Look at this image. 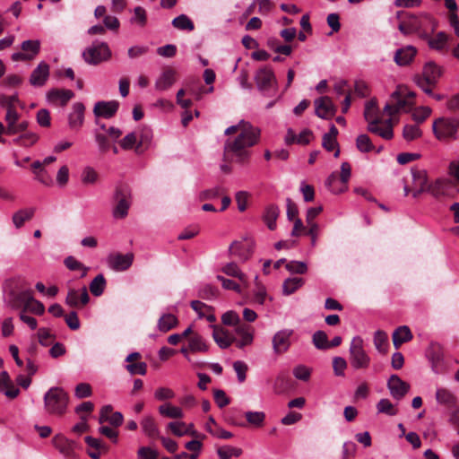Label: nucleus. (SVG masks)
Here are the masks:
<instances>
[{"mask_svg":"<svg viewBox=\"0 0 459 459\" xmlns=\"http://www.w3.org/2000/svg\"><path fill=\"white\" fill-rule=\"evenodd\" d=\"M414 97L413 91L400 85L390 95L382 110H380L376 99L368 100L364 108L368 130L385 140L392 139L394 136L393 127L398 122V115L411 109L414 105Z\"/></svg>","mask_w":459,"mask_h":459,"instance_id":"f257e3e1","label":"nucleus"},{"mask_svg":"<svg viewBox=\"0 0 459 459\" xmlns=\"http://www.w3.org/2000/svg\"><path fill=\"white\" fill-rule=\"evenodd\" d=\"M224 134L229 136L235 134L227 139L224 151L238 162H245L249 160L251 148L256 145L261 138L260 128L246 120H240L238 124L229 126Z\"/></svg>","mask_w":459,"mask_h":459,"instance_id":"f03ea898","label":"nucleus"},{"mask_svg":"<svg viewBox=\"0 0 459 459\" xmlns=\"http://www.w3.org/2000/svg\"><path fill=\"white\" fill-rule=\"evenodd\" d=\"M437 25V20L428 13H420L417 16L406 14L399 24V30L404 35L416 33L419 37L427 39Z\"/></svg>","mask_w":459,"mask_h":459,"instance_id":"7ed1b4c3","label":"nucleus"},{"mask_svg":"<svg viewBox=\"0 0 459 459\" xmlns=\"http://www.w3.org/2000/svg\"><path fill=\"white\" fill-rule=\"evenodd\" d=\"M255 82L258 91L266 97H275L278 92V82L273 70L263 66L255 74Z\"/></svg>","mask_w":459,"mask_h":459,"instance_id":"20e7f679","label":"nucleus"},{"mask_svg":"<svg viewBox=\"0 0 459 459\" xmlns=\"http://www.w3.org/2000/svg\"><path fill=\"white\" fill-rule=\"evenodd\" d=\"M44 404L48 413L62 415L67 408V394L60 387H52L44 395Z\"/></svg>","mask_w":459,"mask_h":459,"instance_id":"39448f33","label":"nucleus"},{"mask_svg":"<svg viewBox=\"0 0 459 459\" xmlns=\"http://www.w3.org/2000/svg\"><path fill=\"white\" fill-rule=\"evenodd\" d=\"M350 363L354 369H366L370 365V357L364 349V341L360 336H355L351 342Z\"/></svg>","mask_w":459,"mask_h":459,"instance_id":"423d86ee","label":"nucleus"},{"mask_svg":"<svg viewBox=\"0 0 459 459\" xmlns=\"http://www.w3.org/2000/svg\"><path fill=\"white\" fill-rule=\"evenodd\" d=\"M457 127L458 125L455 119L444 117L434 120L432 124L433 134L439 141L455 139Z\"/></svg>","mask_w":459,"mask_h":459,"instance_id":"0eeeda50","label":"nucleus"},{"mask_svg":"<svg viewBox=\"0 0 459 459\" xmlns=\"http://www.w3.org/2000/svg\"><path fill=\"white\" fill-rule=\"evenodd\" d=\"M351 171V165L348 162L342 163L340 178L335 172L332 173L325 182L327 188L335 195L345 192L348 189Z\"/></svg>","mask_w":459,"mask_h":459,"instance_id":"6e6552de","label":"nucleus"},{"mask_svg":"<svg viewBox=\"0 0 459 459\" xmlns=\"http://www.w3.org/2000/svg\"><path fill=\"white\" fill-rule=\"evenodd\" d=\"M411 177H412V186L410 188L408 186H404L403 191L404 195H408L410 194L412 195L414 198L418 197L420 194L428 191L429 188V178L428 173L425 169H411Z\"/></svg>","mask_w":459,"mask_h":459,"instance_id":"1a4fd4ad","label":"nucleus"},{"mask_svg":"<svg viewBox=\"0 0 459 459\" xmlns=\"http://www.w3.org/2000/svg\"><path fill=\"white\" fill-rule=\"evenodd\" d=\"M82 56L88 64L97 65L108 60L111 56V51L106 43L96 42L82 53Z\"/></svg>","mask_w":459,"mask_h":459,"instance_id":"9d476101","label":"nucleus"},{"mask_svg":"<svg viewBox=\"0 0 459 459\" xmlns=\"http://www.w3.org/2000/svg\"><path fill=\"white\" fill-rule=\"evenodd\" d=\"M40 45L39 39L24 40L21 44V51L13 53L11 58L14 62L31 61L39 55Z\"/></svg>","mask_w":459,"mask_h":459,"instance_id":"9b49d317","label":"nucleus"},{"mask_svg":"<svg viewBox=\"0 0 459 459\" xmlns=\"http://www.w3.org/2000/svg\"><path fill=\"white\" fill-rule=\"evenodd\" d=\"M234 342L239 349L250 346L255 339V328L250 325L242 323L233 330Z\"/></svg>","mask_w":459,"mask_h":459,"instance_id":"f8f14e48","label":"nucleus"},{"mask_svg":"<svg viewBox=\"0 0 459 459\" xmlns=\"http://www.w3.org/2000/svg\"><path fill=\"white\" fill-rule=\"evenodd\" d=\"M292 335L293 330L291 329H281L273 334L272 345L276 355H281L288 351L291 345Z\"/></svg>","mask_w":459,"mask_h":459,"instance_id":"ddd939ff","label":"nucleus"},{"mask_svg":"<svg viewBox=\"0 0 459 459\" xmlns=\"http://www.w3.org/2000/svg\"><path fill=\"white\" fill-rule=\"evenodd\" d=\"M444 73V68L433 61L427 62L422 69L421 76L415 80L427 82L429 85H436Z\"/></svg>","mask_w":459,"mask_h":459,"instance_id":"4468645a","label":"nucleus"},{"mask_svg":"<svg viewBox=\"0 0 459 459\" xmlns=\"http://www.w3.org/2000/svg\"><path fill=\"white\" fill-rule=\"evenodd\" d=\"M253 251L254 243L249 239L236 240L230 246V255L243 262L247 261L252 255Z\"/></svg>","mask_w":459,"mask_h":459,"instance_id":"2eb2a0df","label":"nucleus"},{"mask_svg":"<svg viewBox=\"0 0 459 459\" xmlns=\"http://www.w3.org/2000/svg\"><path fill=\"white\" fill-rule=\"evenodd\" d=\"M50 74V66L44 61L39 63L31 72L30 83L34 87H42L46 84Z\"/></svg>","mask_w":459,"mask_h":459,"instance_id":"dca6fc26","label":"nucleus"},{"mask_svg":"<svg viewBox=\"0 0 459 459\" xmlns=\"http://www.w3.org/2000/svg\"><path fill=\"white\" fill-rule=\"evenodd\" d=\"M387 387L391 395L401 400L410 390V385L402 380L397 375H392L387 381Z\"/></svg>","mask_w":459,"mask_h":459,"instance_id":"f3484780","label":"nucleus"},{"mask_svg":"<svg viewBox=\"0 0 459 459\" xmlns=\"http://www.w3.org/2000/svg\"><path fill=\"white\" fill-rule=\"evenodd\" d=\"M316 115L323 119H330L335 113V107L329 97L324 96L315 100Z\"/></svg>","mask_w":459,"mask_h":459,"instance_id":"a211bd4d","label":"nucleus"},{"mask_svg":"<svg viewBox=\"0 0 459 459\" xmlns=\"http://www.w3.org/2000/svg\"><path fill=\"white\" fill-rule=\"evenodd\" d=\"M212 338L221 349H227L234 342V335L221 325H212Z\"/></svg>","mask_w":459,"mask_h":459,"instance_id":"6ab92c4d","label":"nucleus"},{"mask_svg":"<svg viewBox=\"0 0 459 459\" xmlns=\"http://www.w3.org/2000/svg\"><path fill=\"white\" fill-rule=\"evenodd\" d=\"M74 96L71 90L52 89L47 92V100L54 106H65Z\"/></svg>","mask_w":459,"mask_h":459,"instance_id":"aec40b11","label":"nucleus"},{"mask_svg":"<svg viewBox=\"0 0 459 459\" xmlns=\"http://www.w3.org/2000/svg\"><path fill=\"white\" fill-rule=\"evenodd\" d=\"M117 204L113 211L115 218L122 219L128 213V209L131 204V196L127 191H117L116 194Z\"/></svg>","mask_w":459,"mask_h":459,"instance_id":"412c9836","label":"nucleus"},{"mask_svg":"<svg viewBox=\"0 0 459 459\" xmlns=\"http://www.w3.org/2000/svg\"><path fill=\"white\" fill-rule=\"evenodd\" d=\"M314 138L313 132L309 129H303L299 134H297L291 128L288 129L284 141L285 143L290 145L293 143L307 145Z\"/></svg>","mask_w":459,"mask_h":459,"instance_id":"4be33fe9","label":"nucleus"},{"mask_svg":"<svg viewBox=\"0 0 459 459\" xmlns=\"http://www.w3.org/2000/svg\"><path fill=\"white\" fill-rule=\"evenodd\" d=\"M134 255L132 254L110 255L108 257V265L115 271H125L132 265Z\"/></svg>","mask_w":459,"mask_h":459,"instance_id":"5701e85b","label":"nucleus"},{"mask_svg":"<svg viewBox=\"0 0 459 459\" xmlns=\"http://www.w3.org/2000/svg\"><path fill=\"white\" fill-rule=\"evenodd\" d=\"M177 80V72L172 68H166L155 81V89L159 91L169 90Z\"/></svg>","mask_w":459,"mask_h":459,"instance_id":"b1692460","label":"nucleus"},{"mask_svg":"<svg viewBox=\"0 0 459 459\" xmlns=\"http://www.w3.org/2000/svg\"><path fill=\"white\" fill-rule=\"evenodd\" d=\"M89 299L87 289L83 287L80 290H70L67 293L65 302L70 307H78L86 305L89 302Z\"/></svg>","mask_w":459,"mask_h":459,"instance_id":"393cba45","label":"nucleus"},{"mask_svg":"<svg viewBox=\"0 0 459 459\" xmlns=\"http://www.w3.org/2000/svg\"><path fill=\"white\" fill-rule=\"evenodd\" d=\"M118 102L116 100L100 101L95 104L93 111L97 117L109 118L116 114Z\"/></svg>","mask_w":459,"mask_h":459,"instance_id":"a878e982","label":"nucleus"},{"mask_svg":"<svg viewBox=\"0 0 459 459\" xmlns=\"http://www.w3.org/2000/svg\"><path fill=\"white\" fill-rule=\"evenodd\" d=\"M83 119H84V106L80 102H76L73 105L72 112L69 114V117H68V123H69L70 128H72V129L80 128L83 124Z\"/></svg>","mask_w":459,"mask_h":459,"instance_id":"bb28decb","label":"nucleus"},{"mask_svg":"<svg viewBox=\"0 0 459 459\" xmlns=\"http://www.w3.org/2000/svg\"><path fill=\"white\" fill-rule=\"evenodd\" d=\"M159 413L169 419H182L185 416L183 408L171 403H164L158 407Z\"/></svg>","mask_w":459,"mask_h":459,"instance_id":"cd10ccee","label":"nucleus"},{"mask_svg":"<svg viewBox=\"0 0 459 459\" xmlns=\"http://www.w3.org/2000/svg\"><path fill=\"white\" fill-rule=\"evenodd\" d=\"M417 49L413 46L402 48L395 52L394 61L398 65L410 64L416 56Z\"/></svg>","mask_w":459,"mask_h":459,"instance_id":"c85d7f7f","label":"nucleus"},{"mask_svg":"<svg viewBox=\"0 0 459 459\" xmlns=\"http://www.w3.org/2000/svg\"><path fill=\"white\" fill-rule=\"evenodd\" d=\"M428 45L431 49L442 52L447 49L448 35L443 31L437 33L432 38H427Z\"/></svg>","mask_w":459,"mask_h":459,"instance_id":"c756f323","label":"nucleus"},{"mask_svg":"<svg viewBox=\"0 0 459 459\" xmlns=\"http://www.w3.org/2000/svg\"><path fill=\"white\" fill-rule=\"evenodd\" d=\"M0 382L4 390V394L11 399L16 398L20 391L17 387L13 384L12 379L10 378L9 374L6 371H3L0 374Z\"/></svg>","mask_w":459,"mask_h":459,"instance_id":"7c9ffc66","label":"nucleus"},{"mask_svg":"<svg viewBox=\"0 0 459 459\" xmlns=\"http://www.w3.org/2000/svg\"><path fill=\"white\" fill-rule=\"evenodd\" d=\"M412 339V333L410 328L406 325L398 327L393 333L394 346L398 349L403 343L407 342Z\"/></svg>","mask_w":459,"mask_h":459,"instance_id":"2f4dec72","label":"nucleus"},{"mask_svg":"<svg viewBox=\"0 0 459 459\" xmlns=\"http://www.w3.org/2000/svg\"><path fill=\"white\" fill-rule=\"evenodd\" d=\"M221 270L229 276L238 278L245 287H247V276L241 272L237 264L233 262L228 263L224 264Z\"/></svg>","mask_w":459,"mask_h":459,"instance_id":"473e14b6","label":"nucleus"},{"mask_svg":"<svg viewBox=\"0 0 459 459\" xmlns=\"http://www.w3.org/2000/svg\"><path fill=\"white\" fill-rule=\"evenodd\" d=\"M22 296L26 299L25 301V309L29 310L30 312L36 314V315H43L45 312V307L44 305L35 299L32 296L30 291H26L22 293Z\"/></svg>","mask_w":459,"mask_h":459,"instance_id":"72a5a7b5","label":"nucleus"},{"mask_svg":"<svg viewBox=\"0 0 459 459\" xmlns=\"http://www.w3.org/2000/svg\"><path fill=\"white\" fill-rule=\"evenodd\" d=\"M188 345L191 352H207L209 345L199 333H194L188 338Z\"/></svg>","mask_w":459,"mask_h":459,"instance_id":"f704fd0d","label":"nucleus"},{"mask_svg":"<svg viewBox=\"0 0 459 459\" xmlns=\"http://www.w3.org/2000/svg\"><path fill=\"white\" fill-rule=\"evenodd\" d=\"M138 134L137 152L147 148L152 139V132L149 127H142L134 131Z\"/></svg>","mask_w":459,"mask_h":459,"instance_id":"c9c22d12","label":"nucleus"},{"mask_svg":"<svg viewBox=\"0 0 459 459\" xmlns=\"http://www.w3.org/2000/svg\"><path fill=\"white\" fill-rule=\"evenodd\" d=\"M178 324V317L170 313L163 314L158 320V329L163 333H166L172 328L176 327Z\"/></svg>","mask_w":459,"mask_h":459,"instance_id":"e433bc0d","label":"nucleus"},{"mask_svg":"<svg viewBox=\"0 0 459 459\" xmlns=\"http://www.w3.org/2000/svg\"><path fill=\"white\" fill-rule=\"evenodd\" d=\"M448 186V180L445 178H437L435 181L429 182L427 192L437 197L445 195Z\"/></svg>","mask_w":459,"mask_h":459,"instance_id":"4c0bfd02","label":"nucleus"},{"mask_svg":"<svg viewBox=\"0 0 459 459\" xmlns=\"http://www.w3.org/2000/svg\"><path fill=\"white\" fill-rule=\"evenodd\" d=\"M141 427L143 431V433L150 437H155L159 434V429L157 427V424L151 415L144 416L141 420Z\"/></svg>","mask_w":459,"mask_h":459,"instance_id":"58836bf2","label":"nucleus"},{"mask_svg":"<svg viewBox=\"0 0 459 459\" xmlns=\"http://www.w3.org/2000/svg\"><path fill=\"white\" fill-rule=\"evenodd\" d=\"M374 345L378 352L385 354L389 348L387 333L384 331L377 330L374 334Z\"/></svg>","mask_w":459,"mask_h":459,"instance_id":"ea45409f","label":"nucleus"},{"mask_svg":"<svg viewBox=\"0 0 459 459\" xmlns=\"http://www.w3.org/2000/svg\"><path fill=\"white\" fill-rule=\"evenodd\" d=\"M35 212L34 208H26L22 209L16 212L13 215V222L14 226L19 229L21 228L27 221L30 220Z\"/></svg>","mask_w":459,"mask_h":459,"instance_id":"a19ab883","label":"nucleus"},{"mask_svg":"<svg viewBox=\"0 0 459 459\" xmlns=\"http://www.w3.org/2000/svg\"><path fill=\"white\" fill-rule=\"evenodd\" d=\"M280 211L276 205H269L265 208L264 213V221L267 227L273 230L276 227V220L279 216Z\"/></svg>","mask_w":459,"mask_h":459,"instance_id":"79ce46f5","label":"nucleus"},{"mask_svg":"<svg viewBox=\"0 0 459 459\" xmlns=\"http://www.w3.org/2000/svg\"><path fill=\"white\" fill-rule=\"evenodd\" d=\"M304 281L299 277H292L286 279L282 283V293L286 296L294 293L302 287Z\"/></svg>","mask_w":459,"mask_h":459,"instance_id":"37998d69","label":"nucleus"},{"mask_svg":"<svg viewBox=\"0 0 459 459\" xmlns=\"http://www.w3.org/2000/svg\"><path fill=\"white\" fill-rule=\"evenodd\" d=\"M436 399L437 403L451 406L455 403V396L454 394L446 388H437L436 392Z\"/></svg>","mask_w":459,"mask_h":459,"instance_id":"c03bdc74","label":"nucleus"},{"mask_svg":"<svg viewBox=\"0 0 459 459\" xmlns=\"http://www.w3.org/2000/svg\"><path fill=\"white\" fill-rule=\"evenodd\" d=\"M18 113L16 112L14 108L9 107L7 108V112L5 116V120L7 122V129L6 133L8 134H16V122L18 121Z\"/></svg>","mask_w":459,"mask_h":459,"instance_id":"a18cd8bd","label":"nucleus"},{"mask_svg":"<svg viewBox=\"0 0 459 459\" xmlns=\"http://www.w3.org/2000/svg\"><path fill=\"white\" fill-rule=\"evenodd\" d=\"M172 25L182 30L192 31L195 29L193 22L185 14H180L172 21Z\"/></svg>","mask_w":459,"mask_h":459,"instance_id":"49530a36","label":"nucleus"},{"mask_svg":"<svg viewBox=\"0 0 459 459\" xmlns=\"http://www.w3.org/2000/svg\"><path fill=\"white\" fill-rule=\"evenodd\" d=\"M153 396L154 399L157 401L165 402L174 399L176 396V393L170 387L160 386L155 389Z\"/></svg>","mask_w":459,"mask_h":459,"instance_id":"de8ad7c7","label":"nucleus"},{"mask_svg":"<svg viewBox=\"0 0 459 459\" xmlns=\"http://www.w3.org/2000/svg\"><path fill=\"white\" fill-rule=\"evenodd\" d=\"M221 323L224 325L233 326L234 328L237 325L242 324L239 315L234 310H228L221 316Z\"/></svg>","mask_w":459,"mask_h":459,"instance_id":"09e8293b","label":"nucleus"},{"mask_svg":"<svg viewBox=\"0 0 459 459\" xmlns=\"http://www.w3.org/2000/svg\"><path fill=\"white\" fill-rule=\"evenodd\" d=\"M65 266L71 271H80L81 277L86 276L89 268L83 265L81 262L75 259L74 256H68L65 259Z\"/></svg>","mask_w":459,"mask_h":459,"instance_id":"8fccbe9b","label":"nucleus"},{"mask_svg":"<svg viewBox=\"0 0 459 459\" xmlns=\"http://www.w3.org/2000/svg\"><path fill=\"white\" fill-rule=\"evenodd\" d=\"M106 281L102 274L97 275L90 284V290L94 296H100L105 289Z\"/></svg>","mask_w":459,"mask_h":459,"instance_id":"3c124183","label":"nucleus"},{"mask_svg":"<svg viewBox=\"0 0 459 459\" xmlns=\"http://www.w3.org/2000/svg\"><path fill=\"white\" fill-rule=\"evenodd\" d=\"M38 140L39 135L36 133L27 132L16 138L14 143L24 147H30L35 144Z\"/></svg>","mask_w":459,"mask_h":459,"instance_id":"603ef678","label":"nucleus"},{"mask_svg":"<svg viewBox=\"0 0 459 459\" xmlns=\"http://www.w3.org/2000/svg\"><path fill=\"white\" fill-rule=\"evenodd\" d=\"M138 134L137 133L131 132L127 134L120 142V146L125 150L135 149L137 152Z\"/></svg>","mask_w":459,"mask_h":459,"instance_id":"864d4df0","label":"nucleus"},{"mask_svg":"<svg viewBox=\"0 0 459 459\" xmlns=\"http://www.w3.org/2000/svg\"><path fill=\"white\" fill-rule=\"evenodd\" d=\"M246 419L247 422L255 427H261L265 420V414L263 411H247Z\"/></svg>","mask_w":459,"mask_h":459,"instance_id":"5fc2aeb1","label":"nucleus"},{"mask_svg":"<svg viewBox=\"0 0 459 459\" xmlns=\"http://www.w3.org/2000/svg\"><path fill=\"white\" fill-rule=\"evenodd\" d=\"M251 194L247 191H238L235 195V200L239 212H245L248 206Z\"/></svg>","mask_w":459,"mask_h":459,"instance_id":"6e6d98bb","label":"nucleus"},{"mask_svg":"<svg viewBox=\"0 0 459 459\" xmlns=\"http://www.w3.org/2000/svg\"><path fill=\"white\" fill-rule=\"evenodd\" d=\"M323 147L327 152H333V156L337 158L340 154V149L338 147L337 140L332 136L325 134L322 142Z\"/></svg>","mask_w":459,"mask_h":459,"instance_id":"4d7b16f0","label":"nucleus"},{"mask_svg":"<svg viewBox=\"0 0 459 459\" xmlns=\"http://www.w3.org/2000/svg\"><path fill=\"white\" fill-rule=\"evenodd\" d=\"M356 146L361 152H368L374 149V145L367 134H360L357 137Z\"/></svg>","mask_w":459,"mask_h":459,"instance_id":"13d9d810","label":"nucleus"},{"mask_svg":"<svg viewBox=\"0 0 459 459\" xmlns=\"http://www.w3.org/2000/svg\"><path fill=\"white\" fill-rule=\"evenodd\" d=\"M403 135L405 140L412 141L421 135V131L416 125H407L403 127Z\"/></svg>","mask_w":459,"mask_h":459,"instance_id":"bf43d9fd","label":"nucleus"},{"mask_svg":"<svg viewBox=\"0 0 459 459\" xmlns=\"http://www.w3.org/2000/svg\"><path fill=\"white\" fill-rule=\"evenodd\" d=\"M131 22L140 27H143L147 22L146 11L141 6L135 7Z\"/></svg>","mask_w":459,"mask_h":459,"instance_id":"052dcab7","label":"nucleus"},{"mask_svg":"<svg viewBox=\"0 0 459 459\" xmlns=\"http://www.w3.org/2000/svg\"><path fill=\"white\" fill-rule=\"evenodd\" d=\"M377 411L380 413H385L387 415H395L397 410L394 404L388 399H381L377 405Z\"/></svg>","mask_w":459,"mask_h":459,"instance_id":"680f3d73","label":"nucleus"},{"mask_svg":"<svg viewBox=\"0 0 459 459\" xmlns=\"http://www.w3.org/2000/svg\"><path fill=\"white\" fill-rule=\"evenodd\" d=\"M313 342L318 349H328L330 348L327 335L323 331H317L313 335Z\"/></svg>","mask_w":459,"mask_h":459,"instance_id":"e2e57ef3","label":"nucleus"},{"mask_svg":"<svg viewBox=\"0 0 459 459\" xmlns=\"http://www.w3.org/2000/svg\"><path fill=\"white\" fill-rule=\"evenodd\" d=\"M233 368L237 374L239 383H243L247 378V365L242 360H237L233 363Z\"/></svg>","mask_w":459,"mask_h":459,"instance_id":"0e129e2a","label":"nucleus"},{"mask_svg":"<svg viewBox=\"0 0 459 459\" xmlns=\"http://www.w3.org/2000/svg\"><path fill=\"white\" fill-rule=\"evenodd\" d=\"M92 394V389L88 383H80L75 386L74 395L78 399L90 397Z\"/></svg>","mask_w":459,"mask_h":459,"instance_id":"69168bd1","label":"nucleus"},{"mask_svg":"<svg viewBox=\"0 0 459 459\" xmlns=\"http://www.w3.org/2000/svg\"><path fill=\"white\" fill-rule=\"evenodd\" d=\"M431 112L432 110L429 107L421 106L413 110L412 118L417 122H423L430 116Z\"/></svg>","mask_w":459,"mask_h":459,"instance_id":"338daca9","label":"nucleus"},{"mask_svg":"<svg viewBox=\"0 0 459 459\" xmlns=\"http://www.w3.org/2000/svg\"><path fill=\"white\" fill-rule=\"evenodd\" d=\"M294 377L302 381H307L311 376V369L304 365H298L293 368Z\"/></svg>","mask_w":459,"mask_h":459,"instance_id":"774afa93","label":"nucleus"}]
</instances>
